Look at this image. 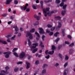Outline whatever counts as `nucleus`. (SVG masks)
I'll use <instances>...</instances> for the list:
<instances>
[{"label":"nucleus","mask_w":75,"mask_h":75,"mask_svg":"<svg viewBox=\"0 0 75 75\" xmlns=\"http://www.w3.org/2000/svg\"><path fill=\"white\" fill-rule=\"evenodd\" d=\"M55 27H53L51 29V31H54V30H55Z\"/></svg>","instance_id":"nucleus-45"},{"label":"nucleus","mask_w":75,"mask_h":75,"mask_svg":"<svg viewBox=\"0 0 75 75\" xmlns=\"http://www.w3.org/2000/svg\"><path fill=\"white\" fill-rule=\"evenodd\" d=\"M67 5H64L63 6V9L64 10V11H63L62 12V15H64L65 13V11H66V8H67Z\"/></svg>","instance_id":"nucleus-4"},{"label":"nucleus","mask_w":75,"mask_h":75,"mask_svg":"<svg viewBox=\"0 0 75 75\" xmlns=\"http://www.w3.org/2000/svg\"><path fill=\"white\" fill-rule=\"evenodd\" d=\"M35 34L37 35V36H38V37L36 38V40H39V38H40V35H39V34L37 32H36L35 33Z\"/></svg>","instance_id":"nucleus-16"},{"label":"nucleus","mask_w":75,"mask_h":75,"mask_svg":"<svg viewBox=\"0 0 75 75\" xmlns=\"http://www.w3.org/2000/svg\"><path fill=\"white\" fill-rule=\"evenodd\" d=\"M35 31V29L33 28L30 30V33H34Z\"/></svg>","instance_id":"nucleus-27"},{"label":"nucleus","mask_w":75,"mask_h":75,"mask_svg":"<svg viewBox=\"0 0 75 75\" xmlns=\"http://www.w3.org/2000/svg\"><path fill=\"white\" fill-rule=\"evenodd\" d=\"M61 18L60 17V16H56L55 17V20H60V19H61Z\"/></svg>","instance_id":"nucleus-23"},{"label":"nucleus","mask_w":75,"mask_h":75,"mask_svg":"<svg viewBox=\"0 0 75 75\" xmlns=\"http://www.w3.org/2000/svg\"><path fill=\"white\" fill-rule=\"evenodd\" d=\"M18 70V67H15L14 69V71L15 72H17Z\"/></svg>","instance_id":"nucleus-34"},{"label":"nucleus","mask_w":75,"mask_h":75,"mask_svg":"<svg viewBox=\"0 0 75 75\" xmlns=\"http://www.w3.org/2000/svg\"><path fill=\"white\" fill-rule=\"evenodd\" d=\"M11 36V35H8L6 36V38H9V37H10Z\"/></svg>","instance_id":"nucleus-39"},{"label":"nucleus","mask_w":75,"mask_h":75,"mask_svg":"<svg viewBox=\"0 0 75 75\" xmlns=\"http://www.w3.org/2000/svg\"><path fill=\"white\" fill-rule=\"evenodd\" d=\"M34 17L35 18H37V15L35 14V15H34Z\"/></svg>","instance_id":"nucleus-61"},{"label":"nucleus","mask_w":75,"mask_h":75,"mask_svg":"<svg viewBox=\"0 0 75 75\" xmlns=\"http://www.w3.org/2000/svg\"><path fill=\"white\" fill-rule=\"evenodd\" d=\"M23 64V62H17V64L19 65V64Z\"/></svg>","instance_id":"nucleus-40"},{"label":"nucleus","mask_w":75,"mask_h":75,"mask_svg":"<svg viewBox=\"0 0 75 75\" xmlns=\"http://www.w3.org/2000/svg\"><path fill=\"white\" fill-rule=\"evenodd\" d=\"M66 1V0H62V2L60 4V7H62V6H64V3H63V2H64V1Z\"/></svg>","instance_id":"nucleus-19"},{"label":"nucleus","mask_w":75,"mask_h":75,"mask_svg":"<svg viewBox=\"0 0 75 75\" xmlns=\"http://www.w3.org/2000/svg\"><path fill=\"white\" fill-rule=\"evenodd\" d=\"M37 5H33V8L34 9H36V7Z\"/></svg>","instance_id":"nucleus-36"},{"label":"nucleus","mask_w":75,"mask_h":75,"mask_svg":"<svg viewBox=\"0 0 75 75\" xmlns=\"http://www.w3.org/2000/svg\"><path fill=\"white\" fill-rule=\"evenodd\" d=\"M54 50H52V52L50 51L48 52V50H47L46 51L45 53L47 55V54H50V55H52L54 54Z\"/></svg>","instance_id":"nucleus-9"},{"label":"nucleus","mask_w":75,"mask_h":75,"mask_svg":"<svg viewBox=\"0 0 75 75\" xmlns=\"http://www.w3.org/2000/svg\"><path fill=\"white\" fill-rule=\"evenodd\" d=\"M39 0H36V3H38L39 2Z\"/></svg>","instance_id":"nucleus-62"},{"label":"nucleus","mask_w":75,"mask_h":75,"mask_svg":"<svg viewBox=\"0 0 75 75\" xmlns=\"http://www.w3.org/2000/svg\"><path fill=\"white\" fill-rule=\"evenodd\" d=\"M25 52H22L20 54L19 57L20 58H23L25 57Z\"/></svg>","instance_id":"nucleus-6"},{"label":"nucleus","mask_w":75,"mask_h":75,"mask_svg":"<svg viewBox=\"0 0 75 75\" xmlns=\"http://www.w3.org/2000/svg\"><path fill=\"white\" fill-rule=\"evenodd\" d=\"M40 46H41V47H44V46L42 45V42H41L40 44Z\"/></svg>","instance_id":"nucleus-41"},{"label":"nucleus","mask_w":75,"mask_h":75,"mask_svg":"<svg viewBox=\"0 0 75 75\" xmlns=\"http://www.w3.org/2000/svg\"><path fill=\"white\" fill-rule=\"evenodd\" d=\"M13 54L14 55V56H15L16 57H19L18 55V54H17V53L16 52H14L13 53Z\"/></svg>","instance_id":"nucleus-25"},{"label":"nucleus","mask_w":75,"mask_h":75,"mask_svg":"<svg viewBox=\"0 0 75 75\" xmlns=\"http://www.w3.org/2000/svg\"><path fill=\"white\" fill-rule=\"evenodd\" d=\"M74 45V43H72L71 44L69 45L70 47H72L73 45Z\"/></svg>","instance_id":"nucleus-50"},{"label":"nucleus","mask_w":75,"mask_h":75,"mask_svg":"<svg viewBox=\"0 0 75 75\" xmlns=\"http://www.w3.org/2000/svg\"><path fill=\"white\" fill-rule=\"evenodd\" d=\"M11 54V52H5L4 53V54H6L5 57L6 58L9 57V55Z\"/></svg>","instance_id":"nucleus-10"},{"label":"nucleus","mask_w":75,"mask_h":75,"mask_svg":"<svg viewBox=\"0 0 75 75\" xmlns=\"http://www.w3.org/2000/svg\"><path fill=\"white\" fill-rule=\"evenodd\" d=\"M61 46H59L58 47V50H59L61 48Z\"/></svg>","instance_id":"nucleus-63"},{"label":"nucleus","mask_w":75,"mask_h":75,"mask_svg":"<svg viewBox=\"0 0 75 75\" xmlns=\"http://www.w3.org/2000/svg\"><path fill=\"white\" fill-rule=\"evenodd\" d=\"M29 11H30V9L27 8L26 9V11H27V12H28Z\"/></svg>","instance_id":"nucleus-59"},{"label":"nucleus","mask_w":75,"mask_h":75,"mask_svg":"<svg viewBox=\"0 0 75 75\" xmlns=\"http://www.w3.org/2000/svg\"><path fill=\"white\" fill-rule=\"evenodd\" d=\"M59 33L56 32L54 34V36H55V37H57V36H58V35H59Z\"/></svg>","instance_id":"nucleus-28"},{"label":"nucleus","mask_w":75,"mask_h":75,"mask_svg":"<svg viewBox=\"0 0 75 75\" xmlns=\"http://www.w3.org/2000/svg\"><path fill=\"white\" fill-rule=\"evenodd\" d=\"M28 36H29V38L31 40L33 38V36L29 32H27V33L26 35V37H28Z\"/></svg>","instance_id":"nucleus-5"},{"label":"nucleus","mask_w":75,"mask_h":75,"mask_svg":"<svg viewBox=\"0 0 75 75\" xmlns=\"http://www.w3.org/2000/svg\"><path fill=\"white\" fill-rule=\"evenodd\" d=\"M32 57H31V56H28V59H30V58H32Z\"/></svg>","instance_id":"nucleus-52"},{"label":"nucleus","mask_w":75,"mask_h":75,"mask_svg":"<svg viewBox=\"0 0 75 75\" xmlns=\"http://www.w3.org/2000/svg\"><path fill=\"white\" fill-rule=\"evenodd\" d=\"M38 30L39 31V33L40 34H44V33H45V32H44V30L42 28H39L38 29Z\"/></svg>","instance_id":"nucleus-8"},{"label":"nucleus","mask_w":75,"mask_h":75,"mask_svg":"<svg viewBox=\"0 0 75 75\" xmlns=\"http://www.w3.org/2000/svg\"><path fill=\"white\" fill-rule=\"evenodd\" d=\"M16 37V35H14L13 37H12L11 38V40H15V38Z\"/></svg>","instance_id":"nucleus-32"},{"label":"nucleus","mask_w":75,"mask_h":75,"mask_svg":"<svg viewBox=\"0 0 75 75\" xmlns=\"http://www.w3.org/2000/svg\"><path fill=\"white\" fill-rule=\"evenodd\" d=\"M60 2H61V1H60V0H56V3H57V6L58 7H59V5H58V4H59V3H60Z\"/></svg>","instance_id":"nucleus-18"},{"label":"nucleus","mask_w":75,"mask_h":75,"mask_svg":"<svg viewBox=\"0 0 75 75\" xmlns=\"http://www.w3.org/2000/svg\"><path fill=\"white\" fill-rule=\"evenodd\" d=\"M65 44H69V42H68L66 41L65 42Z\"/></svg>","instance_id":"nucleus-51"},{"label":"nucleus","mask_w":75,"mask_h":75,"mask_svg":"<svg viewBox=\"0 0 75 75\" xmlns=\"http://www.w3.org/2000/svg\"><path fill=\"white\" fill-rule=\"evenodd\" d=\"M40 4L41 5L42 8L43 7V1H41L40 2Z\"/></svg>","instance_id":"nucleus-26"},{"label":"nucleus","mask_w":75,"mask_h":75,"mask_svg":"<svg viewBox=\"0 0 75 75\" xmlns=\"http://www.w3.org/2000/svg\"><path fill=\"white\" fill-rule=\"evenodd\" d=\"M59 65V64L58 63H56V64H55V67H57Z\"/></svg>","instance_id":"nucleus-54"},{"label":"nucleus","mask_w":75,"mask_h":75,"mask_svg":"<svg viewBox=\"0 0 75 75\" xmlns=\"http://www.w3.org/2000/svg\"><path fill=\"white\" fill-rule=\"evenodd\" d=\"M59 38H57V39L55 40V42H58V41H59Z\"/></svg>","instance_id":"nucleus-42"},{"label":"nucleus","mask_w":75,"mask_h":75,"mask_svg":"<svg viewBox=\"0 0 75 75\" xmlns=\"http://www.w3.org/2000/svg\"><path fill=\"white\" fill-rule=\"evenodd\" d=\"M46 33H49V35H52L54 34V33H53V32L49 31L48 29H47Z\"/></svg>","instance_id":"nucleus-13"},{"label":"nucleus","mask_w":75,"mask_h":75,"mask_svg":"<svg viewBox=\"0 0 75 75\" xmlns=\"http://www.w3.org/2000/svg\"><path fill=\"white\" fill-rule=\"evenodd\" d=\"M11 23H12V22L10 21H9L8 22V24H11Z\"/></svg>","instance_id":"nucleus-58"},{"label":"nucleus","mask_w":75,"mask_h":75,"mask_svg":"<svg viewBox=\"0 0 75 75\" xmlns=\"http://www.w3.org/2000/svg\"><path fill=\"white\" fill-rule=\"evenodd\" d=\"M44 38H45V36L43 35L42 37V40L43 41H44Z\"/></svg>","instance_id":"nucleus-55"},{"label":"nucleus","mask_w":75,"mask_h":75,"mask_svg":"<svg viewBox=\"0 0 75 75\" xmlns=\"http://www.w3.org/2000/svg\"><path fill=\"white\" fill-rule=\"evenodd\" d=\"M18 50V48H14L13 50L12 51L13 52H15V51H17V50Z\"/></svg>","instance_id":"nucleus-33"},{"label":"nucleus","mask_w":75,"mask_h":75,"mask_svg":"<svg viewBox=\"0 0 75 75\" xmlns=\"http://www.w3.org/2000/svg\"><path fill=\"white\" fill-rule=\"evenodd\" d=\"M20 30L21 31H23V29L21 27L20 28Z\"/></svg>","instance_id":"nucleus-53"},{"label":"nucleus","mask_w":75,"mask_h":75,"mask_svg":"<svg viewBox=\"0 0 75 75\" xmlns=\"http://www.w3.org/2000/svg\"><path fill=\"white\" fill-rule=\"evenodd\" d=\"M46 73V70L44 69L42 71V74H45Z\"/></svg>","instance_id":"nucleus-29"},{"label":"nucleus","mask_w":75,"mask_h":75,"mask_svg":"<svg viewBox=\"0 0 75 75\" xmlns=\"http://www.w3.org/2000/svg\"><path fill=\"white\" fill-rule=\"evenodd\" d=\"M0 42L4 44H7V42L4 40H0Z\"/></svg>","instance_id":"nucleus-15"},{"label":"nucleus","mask_w":75,"mask_h":75,"mask_svg":"<svg viewBox=\"0 0 75 75\" xmlns=\"http://www.w3.org/2000/svg\"><path fill=\"white\" fill-rule=\"evenodd\" d=\"M52 50H55L56 49V48H57L56 47H55L54 45H52Z\"/></svg>","instance_id":"nucleus-31"},{"label":"nucleus","mask_w":75,"mask_h":75,"mask_svg":"<svg viewBox=\"0 0 75 75\" xmlns=\"http://www.w3.org/2000/svg\"><path fill=\"white\" fill-rule=\"evenodd\" d=\"M21 33H18V37H20V36H21Z\"/></svg>","instance_id":"nucleus-57"},{"label":"nucleus","mask_w":75,"mask_h":75,"mask_svg":"<svg viewBox=\"0 0 75 75\" xmlns=\"http://www.w3.org/2000/svg\"><path fill=\"white\" fill-rule=\"evenodd\" d=\"M62 31L63 36H64L65 35V29H62Z\"/></svg>","instance_id":"nucleus-17"},{"label":"nucleus","mask_w":75,"mask_h":75,"mask_svg":"<svg viewBox=\"0 0 75 75\" xmlns=\"http://www.w3.org/2000/svg\"><path fill=\"white\" fill-rule=\"evenodd\" d=\"M14 3L15 4H18V1L17 0H15Z\"/></svg>","instance_id":"nucleus-38"},{"label":"nucleus","mask_w":75,"mask_h":75,"mask_svg":"<svg viewBox=\"0 0 75 75\" xmlns=\"http://www.w3.org/2000/svg\"><path fill=\"white\" fill-rule=\"evenodd\" d=\"M49 10H50V8H47L46 9H43V13L45 14V17H47V14H48V16H50V15L52 13H54V11H52L51 12H49Z\"/></svg>","instance_id":"nucleus-1"},{"label":"nucleus","mask_w":75,"mask_h":75,"mask_svg":"<svg viewBox=\"0 0 75 75\" xmlns=\"http://www.w3.org/2000/svg\"><path fill=\"white\" fill-rule=\"evenodd\" d=\"M67 65H68V62H67L64 64V67H66L67 66Z\"/></svg>","instance_id":"nucleus-43"},{"label":"nucleus","mask_w":75,"mask_h":75,"mask_svg":"<svg viewBox=\"0 0 75 75\" xmlns=\"http://www.w3.org/2000/svg\"><path fill=\"white\" fill-rule=\"evenodd\" d=\"M37 50H38V48H36L33 49V50L32 51L33 53H35V52H37Z\"/></svg>","instance_id":"nucleus-22"},{"label":"nucleus","mask_w":75,"mask_h":75,"mask_svg":"<svg viewBox=\"0 0 75 75\" xmlns=\"http://www.w3.org/2000/svg\"><path fill=\"white\" fill-rule=\"evenodd\" d=\"M7 41L8 42H10V39H8L7 40Z\"/></svg>","instance_id":"nucleus-56"},{"label":"nucleus","mask_w":75,"mask_h":75,"mask_svg":"<svg viewBox=\"0 0 75 75\" xmlns=\"http://www.w3.org/2000/svg\"><path fill=\"white\" fill-rule=\"evenodd\" d=\"M67 37L69 38L70 40H71V38H72V37H71V35H69L67 36Z\"/></svg>","instance_id":"nucleus-44"},{"label":"nucleus","mask_w":75,"mask_h":75,"mask_svg":"<svg viewBox=\"0 0 75 75\" xmlns=\"http://www.w3.org/2000/svg\"><path fill=\"white\" fill-rule=\"evenodd\" d=\"M68 72V70L67 69L64 70V73H63V75H67V73Z\"/></svg>","instance_id":"nucleus-21"},{"label":"nucleus","mask_w":75,"mask_h":75,"mask_svg":"<svg viewBox=\"0 0 75 75\" xmlns=\"http://www.w3.org/2000/svg\"><path fill=\"white\" fill-rule=\"evenodd\" d=\"M69 58V57H68V56L66 55L65 56V60H68Z\"/></svg>","instance_id":"nucleus-37"},{"label":"nucleus","mask_w":75,"mask_h":75,"mask_svg":"<svg viewBox=\"0 0 75 75\" xmlns=\"http://www.w3.org/2000/svg\"><path fill=\"white\" fill-rule=\"evenodd\" d=\"M5 69H6V71L3 70L1 71L0 75H6V74H7L8 73V72L7 71V70H8L9 69V67L8 66H7L5 67Z\"/></svg>","instance_id":"nucleus-2"},{"label":"nucleus","mask_w":75,"mask_h":75,"mask_svg":"<svg viewBox=\"0 0 75 75\" xmlns=\"http://www.w3.org/2000/svg\"><path fill=\"white\" fill-rule=\"evenodd\" d=\"M38 24H39V23L38 22H35L33 23V24L34 25H38Z\"/></svg>","instance_id":"nucleus-30"},{"label":"nucleus","mask_w":75,"mask_h":75,"mask_svg":"<svg viewBox=\"0 0 75 75\" xmlns=\"http://www.w3.org/2000/svg\"><path fill=\"white\" fill-rule=\"evenodd\" d=\"M39 64V61H36L35 64H36V65H37V64Z\"/></svg>","instance_id":"nucleus-46"},{"label":"nucleus","mask_w":75,"mask_h":75,"mask_svg":"<svg viewBox=\"0 0 75 75\" xmlns=\"http://www.w3.org/2000/svg\"><path fill=\"white\" fill-rule=\"evenodd\" d=\"M28 4H25V6L24 7H23V6H21V8L22 10H26V9L27 8V7L28 6Z\"/></svg>","instance_id":"nucleus-12"},{"label":"nucleus","mask_w":75,"mask_h":75,"mask_svg":"<svg viewBox=\"0 0 75 75\" xmlns=\"http://www.w3.org/2000/svg\"><path fill=\"white\" fill-rule=\"evenodd\" d=\"M47 27H48V28H51L52 27V25H50V24H48L47 25Z\"/></svg>","instance_id":"nucleus-47"},{"label":"nucleus","mask_w":75,"mask_h":75,"mask_svg":"<svg viewBox=\"0 0 75 75\" xmlns=\"http://www.w3.org/2000/svg\"><path fill=\"white\" fill-rule=\"evenodd\" d=\"M62 27V23H61V21H59L58 22V25L57 27L56 28V30H58V28H61Z\"/></svg>","instance_id":"nucleus-7"},{"label":"nucleus","mask_w":75,"mask_h":75,"mask_svg":"<svg viewBox=\"0 0 75 75\" xmlns=\"http://www.w3.org/2000/svg\"><path fill=\"white\" fill-rule=\"evenodd\" d=\"M45 58L47 59H48L50 58V55H48L47 56H45Z\"/></svg>","instance_id":"nucleus-48"},{"label":"nucleus","mask_w":75,"mask_h":75,"mask_svg":"<svg viewBox=\"0 0 75 75\" xmlns=\"http://www.w3.org/2000/svg\"><path fill=\"white\" fill-rule=\"evenodd\" d=\"M59 56L60 57V58H62V55H61V54H59Z\"/></svg>","instance_id":"nucleus-60"},{"label":"nucleus","mask_w":75,"mask_h":75,"mask_svg":"<svg viewBox=\"0 0 75 75\" xmlns=\"http://www.w3.org/2000/svg\"><path fill=\"white\" fill-rule=\"evenodd\" d=\"M12 0H6V4H9L10 2H11Z\"/></svg>","instance_id":"nucleus-20"},{"label":"nucleus","mask_w":75,"mask_h":75,"mask_svg":"<svg viewBox=\"0 0 75 75\" xmlns=\"http://www.w3.org/2000/svg\"><path fill=\"white\" fill-rule=\"evenodd\" d=\"M26 64L27 65V67H26V68L27 69H28V68H29L30 67V64L27 61L26 62Z\"/></svg>","instance_id":"nucleus-14"},{"label":"nucleus","mask_w":75,"mask_h":75,"mask_svg":"<svg viewBox=\"0 0 75 75\" xmlns=\"http://www.w3.org/2000/svg\"><path fill=\"white\" fill-rule=\"evenodd\" d=\"M51 0H45L44 2H45V3H48V2H51Z\"/></svg>","instance_id":"nucleus-35"},{"label":"nucleus","mask_w":75,"mask_h":75,"mask_svg":"<svg viewBox=\"0 0 75 75\" xmlns=\"http://www.w3.org/2000/svg\"><path fill=\"white\" fill-rule=\"evenodd\" d=\"M13 28H15V31H16L15 32V34H17L18 33V29L17 28V26L16 25H14L13 27Z\"/></svg>","instance_id":"nucleus-11"},{"label":"nucleus","mask_w":75,"mask_h":75,"mask_svg":"<svg viewBox=\"0 0 75 75\" xmlns=\"http://www.w3.org/2000/svg\"><path fill=\"white\" fill-rule=\"evenodd\" d=\"M32 46H30L31 50H32L33 49H34L35 48H36L38 45V44L37 43H33L32 44Z\"/></svg>","instance_id":"nucleus-3"},{"label":"nucleus","mask_w":75,"mask_h":75,"mask_svg":"<svg viewBox=\"0 0 75 75\" xmlns=\"http://www.w3.org/2000/svg\"><path fill=\"white\" fill-rule=\"evenodd\" d=\"M36 18L37 20H39L40 19V16H37Z\"/></svg>","instance_id":"nucleus-49"},{"label":"nucleus","mask_w":75,"mask_h":75,"mask_svg":"<svg viewBox=\"0 0 75 75\" xmlns=\"http://www.w3.org/2000/svg\"><path fill=\"white\" fill-rule=\"evenodd\" d=\"M28 44L29 46H30V45H31V41H30V39H28Z\"/></svg>","instance_id":"nucleus-24"},{"label":"nucleus","mask_w":75,"mask_h":75,"mask_svg":"<svg viewBox=\"0 0 75 75\" xmlns=\"http://www.w3.org/2000/svg\"><path fill=\"white\" fill-rule=\"evenodd\" d=\"M38 71L36 72L34 74V75H36V74H38Z\"/></svg>","instance_id":"nucleus-64"}]
</instances>
